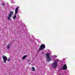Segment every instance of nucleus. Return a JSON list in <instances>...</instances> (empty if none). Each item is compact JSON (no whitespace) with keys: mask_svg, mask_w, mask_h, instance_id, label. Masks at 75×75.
<instances>
[{"mask_svg":"<svg viewBox=\"0 0 75 75\" xmlns=\"http://www.w3.org/2000/svg\"><path fill=\"white\" fill-rule=\"evenodd\" d=\"M45 48V45L44 44H42L39 48V50H38V52H40L41 50H44Z\"/></svg>","mask_w":75,"mask_h":75,"instance_id":"1","label":"nucleus"},{"mask_svg":"<svg viewBox=\"0 0 75 75\" xmlns=\"http://www.w3.org/2000/svg\"><path fill=\"white\" fill-rule=\"evenodd\" d=\"M46 55L47 58L46 61L48 62H50V61H51V59L50 58V54L49 53H47Z\"/></svg>","mask_w":75,"mask_h":75,"instance_id":"2","label":"nucleus"},{"mask_svg":"<svg viewBox=\"0 0 75 75\" xmlns=\"http://www.w3.org/2000/svg\"><path fill=\"white\" fill-rule=\"evenodd\" d=\"M13 14H14L13 11H11L10 12V13L8 15V17L7 18V19L8 20H10V17H11V16H12V15H13Z\"/></svg>","mask_w":75,"mask_h":75,"instance_id":"3","label":"nucleus"},{"mask_svg":"<svg viewBox=\"0 0 75 75\" xmlns=\"http://www.w3.org/2000/svg\"><path fill=\"white\" fill-rule=\"evenodd\" d=\"M3 59L4 61V63H6V61H7V57L3 55L2 56Z\"/></svg>","mask_w":75,"mask_h":75,"instance_id":"4","label":"nucleus"},{"mask_svg":"<svg viewBox=\"0 0 75 75\" xmlns=\"http://www.w3.org/2000/svg\"><path fill=\"white\" fill-rule=\"evenodd\" d=\"M52 67L53 68H55L57 67V63L54 62L52 64Z\"/></svg>","mask_w":75,"mask_h":75,"instance_id":"5","label":"nucleus"},{"mask_svg":"<svg viewBox=\"0 0 75 75\" xmlns=\"http://www.w3.org/2000/svg\"><path fill=\"white\" fill-rule=\"evenodd\" d=\"M18 8H19V6H18L16 8L15 10V15H16L18 13Z\"/></svg>","mask_w":75,"mask_h":75,"instance_id":"6","label":"nucleus"},{"mask_svg":"<svg viewBox=\"0 0 75 75\" xmlns=\"http://www.w3.org/2000/svg\"><path fill=\"white\" fill-rule=\"evenodd\" d=\"M62 69H64V70H67V64H64L62 67Z\"/></svg>","mask_w":75,"mask_h":75,"instance_id":"7","label":"nucleus"},{"mask_svg":"<svg viewBox=\"0 0 75 75\" xmlns=\"http://www.w3.org/2000/svg\"><path fill=\"white\" fill-rule=\"evenodd\" d=\"M11 45V42H10L8 45L7 46V48H9L10 47Z\"/></svg>","mask_w":75,"mask_h":75,"instance_id":"8","label":"nucleus"},{"mask_svg":"<svg viewBox=\"0 0 75 75\" xmlns=\"http://www.w3.org/2000/svg\"><path fill=\"white\" fill-rule=\"evenodd\" d=\"M27 56V55H25L23 57L22 59H25V58H26Z\"/></svg>","mask_w":75,"mask_h":75,"instance_id":"9","label":"nucleus"},{"mask_svg":"<svg viewBox=\"0 0 75 75\" xmlns=\"http://www.w3.org/2000/svg\"><path fill=\"white\" fill-rule=\"evenodd\" d=\"M32 70L33 71H35V68L34 67H33L32 68Z\"/></svg>","mask_w":75,"mask_h":75,"instance_id":"10","label":"nucleus"},{"mask_svg":"<svg viewBox=\"0 0 75 75\" xmlns=\"http://www.w3.org/2000/svg\"><path fill=\"white\" fill-rule=\"evenodd\" d=\"M59 60H58V59H57L56 60L54 61V62H56V63H58V61Z\"/></svg>","mask_w":75,"mask_h":75,"instance_id":"11","label":"nucleus"},{"mask_svg":"<svg viewBox=\"0 0 75 75\" xmlns=\"http://www.w3.org/2000/svg\"><path fill=\"white\" fill-rule=\"evenodd\" d=\"M1 5L3 7H5V4H4V3H2Z\"/></svg>","mask_w":75,"mask_h":75,"instance_id":"12","label":"nucleus"},{"mask_svg":"<svg viewBox=\"0 0 75 75\" xmlns=\"http://www.w3.org/2000/svg\"><path fill=\"white\" fill-rule=\"evenodd\" d=\"M7 62H9L10 61V59L9 58L8 59H7Z\"/></svg>","mask_w":75,"mask_h":75,"instance_id":"13","label":"nucleus"},{"mask_svg":"<svg viewBox=\"0 0 75 75\" xmlns=\"http://www.w3.org/2000/svg\"><path fill=\"white\" fill-rule=\"evenodd\" d=\"M16 16H14L13 17V19H16Z\"/></svg>","mask_w":75,"mask_h":75,"instance_id":"14","label":"nucleus"},{"mask_svg":"<svg viewBox=\"0 0 75 75\" xmlns=\"http://www.w3.org/2000/svg\"><path fill=\"white\" fill-rule=\"evenodd\" d=\"M38 43H41L40 41L39 40H38Z\"/></svg>","mask_w":75,"mask_h":75,"instance_id":"15","label":"nucleus"},{"mask_svg":"<svg viewBox=\"0 0 75 75\" xmlns=\"http://www.w3.org/2000/svg\"><path fill=\"white\" fill-rule=\"evenodd\" d=\"M54 57H55V58H57V55H54Z\"/></svg>","mask_w":75,"mask_h":75,"instance_id":"16","label":"nucleus"},{"mask_svg":"<svg viewBox=\"0 0 75 75\" xmlns=\"http://www.w3.org/2000/svg\"><path fill=\"white\" fill-rule=\"evenodd\" d=\"M59 75H61V74H60Z\"/></svg>","mask_w":75,"mask_h":75,"instance_id":"17","label":"nucleus"},{"mask_svg":"<svg viewBox=\"0 0 75 75\" xmlns=\"http://www.w3.org/2000/svg\"><path fill=\"white\" fill-rule=\"evenodd\" d=\"M42 54H43V52L42 53Z\"/></svg>","mask_w":75,"mask_h":75,"instance_id":"18","label":"nucleus"}]
</instances>
